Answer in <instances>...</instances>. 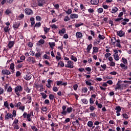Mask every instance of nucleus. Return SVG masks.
I'll return each instance as SVG.
<instances>
[{
    "instance_id": "nucleus-18",
    "label": "nucleus",
    "mask_w": 131,
    "mask_h": 131,
    "mask_svg": "<svg viewBox=\"0 0 131 131\" xmlns=\"http://www.w3.org/2000/svg\"><path fill=\"white\" fill-rule=\"evenodd\" d=\"M99 2H100L99 0H91L90 3H91V5H96L99 4Z\"/></svg>"
},
{
    "instance_id": "nucleus-19",
    "label": "nucleus",
    "mask_w": 131,
    "mask_h": 131,
    "mask_svg": "<svg viewBox=\"0 0 131 131\" xmlns=\"http://www.w3.org/2000/svg\"><path fill=\"white\" fill-rule=\"evenodd\" d=\"M92 48H93V45L92 43H90L89 45L88 46V47L86 49L87 51V53H90L91 50H92Z\"/></svg>"
},
{
    "instance_id": "nucleus-35",
    "label": "nucleus",
    "mask_w": 131,
    "mask_h": 131,
    "mask_svg": "<svg viewBox=\"0 0 131 131\" xmlns=\"http://www.w3.org/2000/svg\"><path fill=\"white\" fill-rule=\"evenodd\" d=\"M71 59L73 61H74V62H77V58L74 55H71Z\"/></svg>"
},
{
    "instance_id": "nucleus-40",
    "label": "nucleus",
    "mask_w": 131,
    "mask_h": 131,
    "mask_svg": "<svg viewBox=\"0 0 131 131\" xmlns=\"http://www.w3.org/2000/svg\"><path fill=\"white\" fill-rule=\"evenodd\" d=\"M40 95L43 99H47V97H48V95L45 93H40Z\"/></svg>"
},
{
    "instance_id": "nucleus-15",
    "label": "nucleus",
    "mask_w": 131,
    "mask_h": 131,
    "mask_svg": "<svg viewBox=\"0 0 131 131\" xmlns=\"http://www.w3.org/2000/svg\"><path fill=\"white\" fill-rule=\"evenodd\" d=\"M27 99L28 100L26 104H30L31 103V101H32V99L31 98V96H30V94L27 95Z\"/></svg>"
},
{
    "instance_id": "nucleus-4",
    "label": "nucleus",
    "mask_w": 131,
    "mask_h": 131,
    "mask_svg": "<svg viewBox=\"0 0 131 131\" xmlns=\"http://www.w3.org/2000/svg\"><path fill=\"white\" fill-rule=\"evenodd\" d=\"M23 91V88L21 85H17L15 88L14 92L17 96H20V93Z\"/></svg>"
},
{
    "instance_id": "nucleus-23",
    "label": "nucleus",
    "mask_w": 131,
    "mask_h": 131,
    "mask_svg": "<svg viewBox=\"0 0 131 131\" xmlns=\"http://www.w3.org/2000/svg\"><path fill=\"white\" fill-rule=\"evenodd\" d=\"M111 41L113 46H114V45H115V42H116V38H115V37H112Z\"/></svg>"
},
{
    "instance_id": "nucleus-8",
    "label": "nucleus",
    "mask_w": 131,
    "mask_h": 131,
    "mask_svg": "<svg viewBox=\"0 0 131 131\" xmlns=\"http://www.w3.org/2000/svg\"><path fill=\"white\" fill-rule=\"evenodd\" d=\"M38 7H42L44 4H46V0H38Z\"/></svg>"
},
{
    "instance_id": "nucleus-55",
    "label": "nucleus",
    "mask_w": 131,
    "mask_h": 131,
    "mask_svg": "<svg viewBox=\"0 0 131 131\" xmlns=\"http://www.w3.org/2000/svg\"><path fill=\"white\" fill-rule=\"evenodd\" d=\"M89 13H93L95 12V10L92 8H90L88 10Z\"/></svg>"
},
{
    "instance_id": "nucleus-41",
    "label": "nucleus",
    "mask_w": 131,
    "mask_h": 131,
    "mask_svg": "<svg viewBox=\"0 0 131 131\" xmlns=\"http://www.w3.org/2000/svg\"><path fill=\"white\" fill-rule=\"evenodd\" d=\"M104 11V9H103L102 8H100L99 9H98L97 10V12L99 13V14H102V13Z\"/></svg>"
},
{
    "instance_id": "nucleus-31",
    "label": "nucleus",
    "mask_w": 131,
    "mask_h": 131,
    "mask_svg": "<svg viewBox=\"0 0 131 131\" xmlns=\"http://www.w3.org/2000/svg\"><path fill=\"white\" fill-rule=\"evenodd\" d=\"M118 11V8L117 7H115L114 8H113L112 9V14H115V13H116Z\"/></svg>"
},
{
    "instance_id": "nucleus-25",
    "label": "nucleus",
    "mask_w": 131,
    "mask_h": 131,
    "mask_svg": "<svg viewBox=\"0 0 131 131\" xmlns=\"http://www.w3.org/2000/svg\"><path fill=\"white\" fill-rule=\"evenodd\" d=\"M115 110H116V113H118L121 111V107L120 106H117L116 107Z\"/></svg>"
},
{
    "instance_id": "nucleus-47",
    "label": "nucleus",
    "mask_w": 131,
    "mask_h": 131,
    "mask_svg": "<svg viewBox=\"0 0 131 131\" xmlns=\"http://www.w3.org/2000/svg\"><path fill=\"white\" fill-rule=\"evenodd\" d=\"M12 91L13 89L12 88V86H9L7 89V93H12Z\"/></svg>"
},
{
    "instance_id": "nucleus-11",
    "label": "nucleus",
    "mask_w": 131,
    "mask_h": 131,
    "mask_svg": "<svg viewBox=\"0 0 131 131\" xmlns=\"http://www.w3.org/2000/svg\"><path fill=\"white\" fill-rule=\"evenodd\" d=\"M2 73V74H4V75H10V74H11V72L8 70H3Z\"/></svg>"
},
{
    "instance_id": "nucleus-43",
    "label": "nucleus",
    "mask_w": 131,
    "mask_h": 131,
    "mask_svg": "<svg viewBox=\"0 0 131 131\" xmlns=\"http://www.w3.org/2000/svg\"><path fill=\"white\" fill-rule=\"evenodd\" d=\"M82 25H83V23H81L80 24H75V27L76 28H78V27H80V26H82Z\"/></svg>"
},
{
    "instance_id": "nucleus-48",
    "label": "nucleus",
    "mask_w": 131,
    "mask_h": 131,
    "mask_svg": "<svg viewBox=\"0 0 131 131\" xmlns=\"http://www.w3.org/2000/svg\"><path fill=\"white\" fill-rule=\"evenodd\" d=\"M21 105H22V103H21L20 102H18V103H15L14 104L15 107H17V108H18V107H20V106Z\"/></svg>"
},
{
    "instance_id": "nucleus-13",
    "label": "nucleus",
    "mask_w": 131,
    "mask_h": 131,
    "mask_svg": "<svg viewBox=\"0 0 131 131\" xmlns=\"http://www.w3.org/2000/svg\"><path fill=\"white\" fill-rule=\"evenodd\" d=\"M82 36H83L82 35V33L80 32H77L76 33V37H77V38H80V39H81V38H82Z\"/></svg>"
},
{
    "instance_id": "nucleus-21",
    "label": "nucleus",
    "mask_w": 131,
    "mask_h": 131,
    "mask_svg": "<svg viewBox=\"0 0 131 131\" xmlns=\"http://www.w3.org/2000/svg\"><path fill=\"white\" fill-rule=\"evenodd\" d=\"M59 34L61 35V34H64V33H66V29L65 28H62L61 30H59Z\"/></svg>"
},
{
    "instance_id": "nucleus-44",
    "label": "nucleus",
    "mask_w": 131,
    "mask_h": 131,
    "mask_svg": "<svg viewBox=\"0 0 131 131\" xmlns=\"http://www.w3.org/2000/svg\"><path fill=\"white\" fill-rule=\"evenodd\" d=\"M82 93H88V88L86 87H84L82 89Z\"/></svg>"
},
{
    "instance_id": "nucleus-56",
    "label": "nucleus",
    "mask_w": 131,
    "mask_h": 131,
    "mask_svg": "<svg viewBox=\"0 0 131 131\" xmlns=\"http://www.w3.org/2000/svg\"><path fill=\"white\" fill-rule=\"evenodd\" d=\"M44 31L46 34L48 33V31H50V28H48L47 27H45L44 28Z\"/></svg>"
},
{
    "instance_id": "nucleus-42",
    "label": "nucleus",
    "mask_w": 131,
    "mask_h": 131,
    "mask_svg": "<svg viewBox=\"0 0 131 131\" xmlns=\"http://www.w3.org/2000/svg\"><path fill=\"white\" fill-rule=\"evenodd\" d=\"M40 26H41V23H40V22L36 23L34 26V28H35V27H40Z\"/></svg>"
},
{
    "instance_id": "nucleus-57",
    "label": "nucleus",
    "mask_w": 131,
    "mask_h": 131,
    "mask_svg": "<svg viewBox=\"0 0 131 131\" xmlns=\"http://www.w3.org/2000/svg\"><path fill=\"white\" fill-rule=\"evenodd\" d=\"M106 83H108V84H110V85H111L113 84V81L111 80H109L106 81Z\"/></svg>"
},
{
    "instance_id": "nucleus-28",
    "label": "nucleus",
    "mask_w": 131,
    "mask_h": 131,
    "mask_svg": "<svg viewBox=\"0 0 131 131\" xmlns=\"http://www.w3.org/2000/svg\"><path fill=\"white\" fill-rule=\"evenodd\" d=\"M87 125L89 127H92V126L94 125V122H93L92 121H89Z\"/></svg>"
},
{
    "instance_id": "nucleus-20",
    "label": "nucleus",
    "mask_w": 131,
    "mask_h": 131,
    "mask_svg": "<svg viewBox=\"0 0 131 131\" xmlns=\"http://www.w3.org/2000/svg\"><path fill=\"white\" fill-rule=\"evenodd\" d=\"M49 45L52 50H54V47H56V43L54 42H49Z\"/></svg>"
},
{
    "instance_id": "nucleus-1",
    "label": "nucleus",
    "mask_w": 131,
    "mask_h": 131,
    "mask_svg": "<svg viewBox=\"0 0 131 131\" xmlns=\"http://www.w3.org/2000/svg\"><path fill=\"white\" fill-rule=\"evenodd\" d=\"M122 16H123V12H121L118 15L119 18L115 19V22H118L119 23H120V21L122 22L121 23L122 25H126L127 22H129V19L123 18V17H121Z\"/></svg>"
},
{
    "instance_id": "nucleus-17",
    "label": "nucleus",
    "mask_w": 131,
    "mask_h": 131,
    "mask_svg": "<svg viewBox=\"0 0 131 131\" xmlns=\"http://www.w3.org/2000/svg\"><path fill=\"white\" fill-rule=\"evenodd\" d=\"M78 17H79V15L77 14L73 13L70 15V17L71 19H77Z\"/></svg>"
},
{
    "instance_id": "nucleus-50",
    "label": "nucleus",
    "mask_w": 131,
    "mask_h": 131,
    "mask_svg": "<svg viewBox=\"0 0 131 131\" xmlns=\"http://www.w3.org/2000/svg\"><path fill=\"white\" fill-rule=\"evenodd\" d=\"M31 127L32 129L34 131H38V129H37V128L35 126H31ZM34 129H35V130H34Z\"/></svg>"
},
{
    "instance_id": "nucleus-24",
    "label": "nucleus",
    "mask_w": 131,
    "mask_h": 131,
    "mask_svg": "<svg viewBox=\"0 0 131 131\" xmlns=\"http://www.w3.org/2000/svg\"><path fill=\"white\" fill-rule=\"evenodd\" d=\"M114 59L116 61H118L120 59L119 56H118V54L117 53H114Z\"/></svg>"
},
{
    "instance_id": "nucleus-64",
    "label": "nucleus",
    "mask_w": 131,
    "mask_h": 131,
    "mask_svg": "<svg viewBox=\"0 0 131 131\" xmlns=\"http://www.w3.org/2000/svg\"><path fill=\"white\" fill-rule=\"evenodd\" d=\"M85 83L87 85H92V82L89 81H86L85 80Z\"/></svg>"
},
{
    "instance_id": "nucleus-36",
    "label": "nucleus",
    "mask_w": 131,
    "mask_h": 131,
    "mask_svg": "<svg viewBox=\"0 0 131 131\" xmlns=\"http://www.w3.org/2000/svg\"><path fill=\"white\" fill-rule=\"evenodd\" d=\"M81 101L82 102V103H83V104H89V101H88V99L84 98V99H82Z\"/></svg>"
},
{
    "instance_id": "nucleus-34",
    "label": "nucleus",
    "mask_w": 131,
    "mask_h": 131,
    "mask_svg": "<svg viewBox=\"0 0 131 131\" xmlns=\"http://www.w3.org/2000/svg\"><path fill=\"white\" fill-rule=\"evenodd\" d=\"M122 62L125 65H127V59H126L124 57H122Z\"/></svg>"
},
{
    "instance_id": "nucleus-27",
    "label": "nucleus",
    "mask_w": 131,
    "mask_h": 131,
    "mask_svg": "<svg viewBox=\"0 0 131 131\" xmlns=\"http://www.w3.org/2000/svg\"><path fill=\"white\" fill-rule=\"evenodd\" d=\"M117 86L115 88V91H117L118 90H120L121 89V85L119 83H117L116 84Z\"/></svg>"
},
{
    "instance_id": "nucleus-12",
    "label": "nucleus",
    "mask_w": 131,
    "mask_h": 131,
    "mask_svg": "<svg viewBox=\"0 0 131 131\" xmlns=\"http://www.w3.org/2000/svg\"><path fill=\"white\" fill-rule=\"evenodd\" d=\"M14 45H15V41H9L8 43V46L9 49H12L13 47H14Z\"/></svg>"
},
{
    "instance_id": "nucleus-6",
    "label": "nucleus",
    "mask_w": 131,
    "mask_h": 131,
    "mask_svg": "<svg viewBox=\"0 0 131 131\" xmlns=\"http://www.w3.org/2000/svg\"><path fill=\"white\" fill-rule=\"evenodd\" d=\"M20 23H21L20 22V21H18L17 22L14 23L13 24V27L15 30H16V29H18V28H19Z\"/></svg>"
},
{
    "instance_id": "nucleus-26",
    "label": "nucleus",
    "mask_w": 131,
    "mask_h": 131,
    "mask_svg": "<svg viewBox=\"0 0 131 131\" xmlns=\"http://www.w3.org/2000/svg\"><path fill=\"white\" fill-rule=\"evenodd\" d=\"M24 90L28 93L29 94V93H30L31 92V90L29 89V88L28 87V85H26L25 88H24Z\"/></svg>"
},
{
    "instance_id": "nucleus-39",
    "label": "nucleus",
    "mask_w": 131,
    "mask_h": 131,
    "mask_svg": "<svg viewBox=\"0 0 131 131\" xmlns=\"http://www.w3.org/2000/svg\"><path fill=\"white\" fill-rule=\"evenodd\" d=\"M122 116H123V118H125V119H128V118H129L126 113L122 114Z\"/></svg>"
},
{
    "instance_id": "nucleus-46",
    "label": "nucleus",
    "mask_w": 131,
    "mask_h": 131,
    "mask_svg": "<svg viewBox=\"0 0 131 131\" xmlns=\"http://www.w3.org/2000/svg\"><path fill=\"white\" fill-rule=\"evenodd\" d=\"M19 110H21L23 112H24V110H25V106H19Z\"/></svg>"
},
{
    "instance_id": "nucleus-29",
    "label": "nucleus",
    "mask_w": 131,
    "mask_h": 131,
    "mask_svg": "<svg viewBox=\"0 0 131 131\" xmlns=\"http://www.w3.org/2000/svg\"><path fill=\"white\" fill-rule=\"evenodd\" d=\"M10 26H6L4 27V31L5 32H9L10 31Z\"/></svg>"
},
{
    "instance_id": "nucleus-59",
    "label": "nucleus",
    "mask_w": 131,
    "mask_h": 131,
    "mask_svg": "<svg viewBox=\"0 0 131 131\" xmlns=\"http://www.w3.org/2000/svg\"><path fill=\"white\" fill-rule=\"evenodd\" d=\"M62 81H56L57 85H62Z\"/></svg>"
},
{
    "instance_id": "nucleus-58",
    "label": "nucleus",
    "mask_w": 131,
    "mask_h": 131,
    "mask_svg": "<svg viewBox=\"0 0 131 131\" xmlns=\"http://www.w3.org/2000/svg\"><path fill=\"white\" fill-rule=\"evenodd\" d=\"M4 106L6 107V108H9V102L8 101H5L4 102Z\"/></svg>"
},
{
    "instance_id": "nucleus-32",
    "label": "nucleus",
    "mask_w": 131,
    "mask_h": 131,
    "mask_svg": "<svg viewBox=\"0 0 131 131\" xmlns=\"http://www.w3.org/2000/svg\"><path fill=\"white\" fill-rule=\"evenodd\" d=\"M58 66H60V67H64V66H65V64H64V62L62 61H60L58 63Z\"/></svg>"
},
{
    "instance_id": "nucleus-22",
    "label": "nucleus",
    "mask_w": 131,
    "mask_h": 131,
    "mask_svg": "<svg viewBox=\"0 0 131 131\" xmlns=\"http://www.w3.org/2000/svg\"><path fill=\"white\" fill-rule=\"evenodd\" d=\"M5 13L6 15H9V14H13V12H12V10L7 9L5 11Z\"/></svg>"
},
{
    "instance_id": "nucleus-33",
    "label": "nucleus",
    "mask_w": 131,
    "mask_h": 131,
    "mask_svg": "<svg viewBox=\"0 0 131 131\" xmlns=\"http://www.w3.org/2000/svg\"><path fill=\"white\" fill-rule=\"evenodd\" d=\"M49 99L51 101H54L55 99V96L53 94H49Z\"/></svg>"
},
{
    "instance_id": "nucleus-61",
    "label": "nucleus",
    "mask_w": 131,
    "mask_h": 131,
    "mask_svg": "<svg viewBox=\"0 0 131 131\" xmlns=\"http://www.w3.org/2000/svg\"><path fill=\"white\" fill-rule=\"evenodd\" d=\"M43 112H46V111H48V108L47 107H42L41 109Z\"/></svg>"
},
{
    "instance_id": "nucleus-52",
    "label": "nucleus",
    "mask_w": 131,
    "mask_h": 131,
    "mask_svg": "<svg viewBox=\"0 0 131 131\" xmlns=\"http://www.w3.org/2000/svg\"><path fill=\"white\" fill-rule=\"evenodd\" d=\"M73 89L74 91H77V89H78V85L77 84H75L73 85Z\"/></svg>"
},
{
    "instance_id": "nucleus-60",
    "label": "nucleus",
    "mask_w": 131,
    "mask_h": 131,
    "mask_svg": "<svg viewBox=\"0 0 131 131\" xmlns=\"http://www.w3.org/2000/svg\"><path fill=\"white\" fill-rule=\"evenodd\" d=\"M44 103L46 104V105H49V104H50V100L49 99H46L44 101Z\"/></svg>"
},
{
    "instance_id": "nucleus-5",
    "label": "nucleus",
    "mask_w": 131,
    "mask_h": 131,
    "mask_svg": "<svg viewBox=\"0 0 131 131\" xmlns=\"http://www.w3.org/2000/svg\"><path fill=\"white\" fill-rule=\"evenodd\" d=\"M64 66L66 68L72 69L74 68V63L71 60L68 61L67 64H65Z\"/></svg>"
},
{
    "instance_id": "nucleus-62",
    "label": "nucleus",
    "mask_w": 131,
    "mask_h": 131,
    "mask_svg": "<svg viewBox=\"0 0 131 131\" xmlns=\"http://www.w3.org/2000/svg\"><path fill=\"white\" fill-rule=\"evenodd\" d=\"M36 20L37 21H41V17L39 16H36Z\"/></svg>"
},
{
    "instance_id": "nucleus-2",
    "label": "nucleus",
    "mask_w": 131,
    "mask_h": 131,
    "mask_svg": "<svg viewBox=\"0 0 131 131\" xmlns=\"http://www.w3.org/2000/svg\"><path fill=\"white\" fill-rule=\"evenodd\" d=\"M66 108H67V105H62V112L61 113V114L63 115V116H66V115H67V113L70 114L71 112H72V108L71 107H68L67 108V111Z\"/></svg>"
},
{
    "instance_id": "nucleus-45",
    "label": "nucleus",
    "mask_w": 131,
    "mask_h": 131,
    "mask_svg": "<svg viewBox=\"0 0 131 131\" xmlns=\"http://www.w3.org/2000/svg\"><path fill=\"white\" fill-rule=\"evenodd\" d=\"M98 38L100 39V40L101 39L102 40L105 39V37L104 35H102L101 34H99L98 35Z\"/></svg>"
},
{
    "instance_id": "nucleus-7",
    "label": "nucleus",
    "mask_w": 131,
    "mask_h": 131,
    "mask_svg": "<svg viewBox=\"0 0 131 131\" xmlns=\"http://www.w3.org/2000/svg\"><path fill=\"white\" fill-rule=\"evenodd\" d=\"M25 12L27 14V15H32V14H33V11H32V10L28 8L26 9L25 10Z\"/></svg>"
},
{
    "instance_id": "nucleus-54",
    "label": "nucleus",
    "mask_w": 131,
    "mask_h": 131,
    "mask_svg": "<svg viewBox=\"0 0 131 131\" xmlns=\"http://www.w3.org/2000/svg\"><path fill=\"white\" fill-rule=\"evenodd\" d=\"M89 109H90L91 112H93V111H94L95 110V106H91L90 105V107Z\"/></svg>"
},
{
    "instance_id": "nucleus-53",
    "label": "nucleus",
    "mask_w": 131,
    "mask_h": 131,
    "mask_svg": "<svg viewBox=\"0 0 131 131\" xmlns=\"http://www.w3.org/2000/svg\"><path fill=\"white\" fill-rule=\"evenodd\" d=\"M21 76V72H20V71H16V77H19V76Z\"/></svg>"
},
{
    "instance_id": "nucleus-16",
    "label": "nucleus",
    "mask_w": 131,
    "mask_h": 131,
    "mask_svg": "<svg viewBox=\"0 0 131 131\" xmlns=\"http://www.w3.org/2000/svg\"><path fill=\"white\" fill-rule=\"evenodd\" d=\"M32 76H31V73H27L26 76L24 77V78L26 79V80H30L31 79V77Z\"/></svg>"
},
{
    "instance_id": "nucleus-51",
    "label": "nucleus",
    "mask_w": 131,
    "mask_h": 131,
    "mask_svg": "<svg viewBox=\"0 0 131 131\" xmlns=\"http://www.w3.org/2000/svg\"><path fill=\"white\" fill-rule=\"evenodd\" d=\"M70 20V18H69V16H68V15L66 16L64 18V22H67V21H69Z\"/></svg>"
},
{
    "instance_id": "nucleus-63",
    "label": "nucleus",
    "mask_w": 131,
    "mask_h": 131,
    "mask_svg": "<svg viewBox=\"0 0 131 131\" xmlns=\"http://www.w3.org/2000/svg\"><path fill=\"white\" fill-rule=\"evenodd\" d=\"M53 92H58V88H57V86H53Z\"/></svg>"
},
{
    "instance_id": "nucleus-37",
    "label": "nucleus",
    "mask_w": 131,
    "mask_h": 131,
    "mask_svg": "<svg viewBox=\"0 0 131 131\" xmlns=\"http://www.w3.org/2000/svg\"><path fill=\"white\" fill-rule=\"evenodd\" d=\"M10 69L11 70H14L15 69V63L12 62L10 64Z\"/></svg>"
},
{
    "instance_id": "nucleus-38",
    "label": "nucleus",
    "mask_w": 131,
    "mask_h": 131,
    "mask_svg": "<svg viewBox=\"0 0 131 131\" xmlns=\"http://www.w3.org/2000/svg\"><path fill=\"white\" fill-rule=\"evenodd\" d=\"M35 57H36V59H37V58H41V53H40V52H38L37 53H36Z\"/></svg>"
},
{
    "instance_id": "nucleus-49",
    "label": "nucleus",
    "mask_w": 131,
    "mask_h": 131,
    "mask_svg": "<svg viewBox=\"0 0 131 131\" xmlns=\"http://www.w3.org/2000/svg\"><path fill=\"white\" fill-rule=\"evenodd\" d=\"M65 12L66 13V14H67V15H70V14L72 13V10L68 9V11H66Z\"/></svg>"
},
{
    "instance_id": "nucleus-9",
    "label": "nucleus",
    "mask_w": 131,
    "mask_h": 131,
    "mask_svg": "<svg viewBox=\"0 0 131 131\" xmlns=\"http://www.w3.org/2000/svg\"><path fill=\"white\" fill-rule=\"evenodd\" d=\"M27 61L28 62H32V63H36V60H35V58L32 56L29 57L27 59Z\"/></svg>"
},
{
    "instance_id": "nucleus-10",
    "label": "nucleus",
    "mask_w": 131,
    "mask_h": 131,
    "mask_svg": "<svg viewBox=\"0 0 131 131\" xmlns=\"http://www.w3.org/2000/svg\"><path fill=\"white\" fill-rule=\"evenodd\" d=\"M117 35L119 36L120 37H122V36H124V35L125 34V33L123 32L122 30H120L117 32Z\"/></svg>"
},
{
    "instance_id": "nucleus-30",
    "label": "nucleus",
    "mask_w": 131,
    "mask_h": 131,
    "mask_svg": "<svg viewBox=\"0 0 131 131\" xmlns=\"http://www.w3.org/2000/svg\"><path fill=\"white\" fill-rule=\"evenodd\" d=\"M38 42V46H41V45H43L45 43V40L41 39H40Z\"/></svg>"
},
{
    "instance_id": "nucleus-3",
    "label": "nucleus",
    "mask_w": 131,
    "mask_h": 131,
    "mask_svg": "<svg viewBox=\"0 0 131 131\" xmlns=\"http://www.w3.org/2000/svg\"><path fill=\"white\" fill-rule=\"evenodd\" d=\"M24 118H27L28 121H31V116H33V111H31L29 114H27L26 112H25L23 115Z\"/></svg>"
},
{
    "instance_id": "nucleus-14",
    "label": "nucleus",
    "mask_w": 131,
    "mask_h": 131,
    "mask_svg": "<svg viewBox=\"0 0 131 131\" xmlns=\"http://www.w3.org/2000/svg\"><path fill=\"white\" fill-rule=\"evenodd\" d=\"M93 52H92V55H94L95 54H97L99 52V48L97 47H93Z\"/></svg>"
}]
</instances>
